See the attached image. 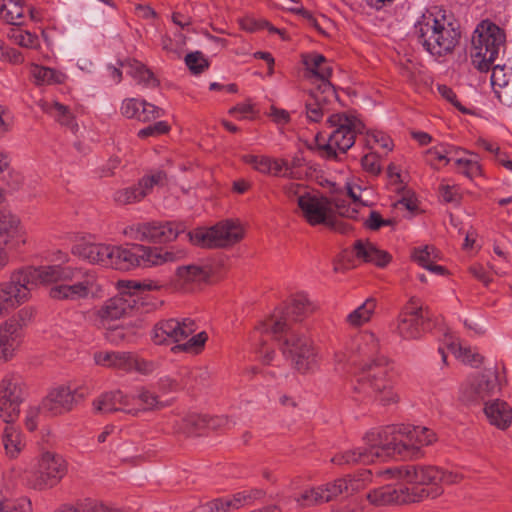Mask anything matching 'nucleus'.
I'll use <instances>...</instances> for the list:
<instances>
[{
	"label": "nucleus",
	"mask_w": 512,
	"mask_h": 512,
	"mask_svg": "<svg viewBox=\"0 0 512 512\" xmlns=\"http://www.w3.org/2000/svg\"><path fill=\"white\" fill-rule=\"evenodd\" d=\"M504 42L503 30L493 23L483 21L477 26L472 37L473 65L481 72L489 71Z\"/></svg>",
	"instance_id": "39448f33"
},
{
	"label": "nucleus",
	"mask_w": 512,
	"mask_h": 512,
	"mask_svg": "<svg viewBox=\"0 0 512 512\" xmlns=\"http://www.w3.org/2000/svg\"><path fill=\"white\" fill-rule=\"evenodd\" d=\"M110 253V267L117 270L128 271L139 267V262H141L136 245L132 247L112 245Z\"/></svg>",
	"instance_id": "2f4dec72"
},
{
	"label": "nucleus",
	"mask_w": 512,
	"mask_h": 512,
	"mask_svg": "<svg viewBox=\"0 0 512 512\" xmlns=\"http://www.w3.org/2000/svg\"><path fill=\"white\" fill-rule=\"evenodd\" d=\"M302 59L310 76L321 80V83L329 81L333 71L332 66L322 54L315 52L308 53L303 55Z\"/></svg>",
	"instance_id": "c9c22d12"
},
{
	"label": "nucleus",
	"mask_w": 512,
	"mask_h": 512,
	"mask_svg": "<svg viewBox=\"0 0 512 512\" xmlns=\"http://www.w3.org/2000/svg\"><path fill=\"white\" fill-rule=\"evenodd\" d=\"M41 110L54 118L59 124L71 126L74 122V116L68 106L57 101L41 100L38 103Z\"/></svg>",
	"instance_id": "58836bf2"
},
{
	"label": "nucleus",
	"mask_w": 512,
	"mask_h": 512,
	"mask_svg": "<svg viewBox=\"0 0 512 512\" xmlns=\"http://www.w3.org/2000/svg\"><path fill=\"white\" fill-rule=\"evenodd\" d=\"M313 309L307 295L296 294L286 311L276 309L273 314L260 322L253 333V340L258 341V352L266 364L272 361L275 352L264 350L263 336H272L275 340L282 341V353L291 360L295 369L301 373L313 370L318 362L313 342L306 335L293 330L289 324V316H294V320L297 321L300 317L311 313Z\"/></svg>",
	"instance_id": "f257e3e1"
},
{
	"label": "nucleus",
	"mask_w": 512,
	"mask_h": 512,
	"mask_svg": "<svg viewBox=\"0 0 512 512\" xmlns=\"http://www.w3.org/2000/svg\"><path fill=\"white\" fill-rule=\"evenodd\" d=\"M166 174L157 171L152 175L145 176L139 180L137 185L123 188L114 193V201L119 205H127L142 200L156 185H163Z\"/></svg>",
	"instance_id": "5701e85b"
},
{
	"label": "nucleus",
	"mask_w": 512,
	"mask_h": 512,
	"mask_svg": "<svg viewBox=\"0 0 512 512\" xmlns=\"http://www.w3.org/2000/svg\"><path fill=\"white\" fill-rule=\"evenodd\" d=\"M355 256L365 262L372 263L378 267H385L391 261L388 252L379 249L369 241L357 240L353 246Z\"/></svg>",
	"instance_id": "7c9ffc66"
},
{
	"label": "nucleus",
	"mask_w": 512,
	"mask_h": 512,
	"mask_svg": "<svg viewBox=\"0 0 512 512\" xmlns=\"http://www.w3.org/2000/svg\"><path fill=\"white\" fill-rule=\"evenodd\" d=\"M162 116H164V110L162 108L144 100L138 120L142 122H148L157 118H161Z\"/></svg>",
	"instance_id": "338daca9"
},
{
	"label": "nucleus",
	"mask_w": 512,
	"mask_h": 512,
	"mask_svg": "<svg viewBox=\"0 0 512 512\" xmlns=\"http://www.w3.org/2000/svg\"><path fill=\"white\" fill-rule=\"evenodd\" d=\"M302 217L312 226L326 224L334 214L331 201L319 192H310L299 199Z\"/></svg>",
	"instance_id": "f3484780"
},
{
	"label": "nucleus",
	"mask_w": 512,
	"mask_h": 512,
	"mask_svg": "<svg viewBox=\"0 0 512 512\" xmlns=\"http://www.w3.org/2000/svg\"><path fill=\"white\" fill-rule=\"evenodd\" d=\"M143 101L144 100H139L136 98L125 99L122 102L121 114L123 116H125L126 118H129V119L135 118L138 120L140 113H141Z\"/></svg>",
	"instance_id": "13d9d810"
},
{
	"label": "nucleus",
	"mask_w": 512,
	"mask_h": 512,
	"mask_svg": "<svg viewBox=\"0 0 512 512\" xmlns=\"http://www.w3.org/2000/svg\"><path fill=\"white\" fill-rule=\"evenodd\" d=\"M132 399V409L135 413L132 416H138L142 412L159 410L165 407V404L159 400V397L154 392L145 387L136 390L135 393L129 395Z\"/></svg>",
	"instance_id": "f704fd0d"
},
{
	"label": "nucleus",
	"mask_w": 512,
	"mask_h": 512,
	"mask_svg": "<svg viewBox=\"0 0 512 512\" xmlns=\"http://www.w3.org/2000/svg\"><path fill=\"white\" fill-rule=\"evenodd\" d=\"M176 276L183 283L202 282L208 279L209 271L199 265L190 264L178 267Z\"/></svg>",
	"instance_id": "c03bdc74"
},
{
	"label": "nucleus",
	"mask_w": 512,
	"mask_h": 512,
	"mask_svg": "<svg viewBox=\"0 0 512 512\" xmlns=\"http://www.w3.org/2000/svg\"><path fill=\"white\" fill-rule=\"evenodd\" d=\"M307 165V161L304 157L303 152H296L291 159H287V168L285 178L292 180L303 179L305 172L303 168Z\"/></svg>",
	"instance_id": "8fccbe9b"
},
{
	"label": "nucleus",
	"mask_w": 512,
	"mask_h": 512,
	"mask_svg": "<svg viewBox=\"0 0 512 512\" xmlns=\"http://www.w3.org/2000/svg\"><path fill=\"white\" fill-rule=\"evenodd\" d=\"M23 399L24 383L21 377L6 375L0 383V417L5 423H13L18 418Z\"/></svg>",
	"instance_id": "2eb2a0df"
},
{
	"label": "nucleus",
	"mask_w": 512,
	"mask_h": 512,
	"mask_svg": "<svg viewBox=\"0 0 512 512\" xmlns=\"http://www.w3.org/2000/svg\"><path fill=\"white\" fill-rule=\"evenodd\" d=\"M121 66L126 70V73L146 87L154 88L159 85V80L155 77L154 73L148 69L143 63L137 60H126L121 62Z\"/></svg>",
	"instance_id": "4c0bfd02"
},
{
	"label": "nucleus",
	"mask_w": 512,
	"mask_h": 512,
	"mask_svg": "<svg viewBox=\"0 0 512 512\" xmlns=\"http://www.w3.org/2000/svg\"><path fill=\"white\" fill-rule=\"evenodd\" d=\"M17 271L21 274L22 282L29 289L30 295L31 291L39 284L48 285L58 281H72L79 278L77 268L61 265L27 266L17 269Z\"/></svg>",
	"instance_id": "f8f14e48"
},
{
	"label": "nucleus",
	"mask_w": 512,
	"mask_h": 512,
	"mask_svg": "<svg viewBox=\"0 0 512 512\" xmlns=\"http://www.w3.org/2000/svg\"><path fill=\"white\" fill-rule=\"evenodd\" d=\"M346 198L336 197L334 199L335 211L342 217L358 219L359 208L366 206L361 200V188L359 186H346Z\"/></svg>",
	"instance_id": "c756f323"
},
{
	"label": "nucleus",
	"mask_w": 512,
	"mask_h": 512,
	"mask_svg": "<svg viewBox=\"0 0 512 512\" xmlns=\"http://www.w3.org/2000/svg\"><path fill=\"white\" fill-rule=\"evenodd\" d=\"M376 433H379V428L372 429L365 434L363 438L364 447L339 452L332 457L331 462L338 466H344L354 464L367 465L374 463L376 460H386L388 456L386 455L385 447L377 443L379 440L372 441L373 437L371 435Z\"/></svg>",
	"instance_id": "ddd939ff"
},
{
	"label": "nucleus",
	"mask_w": 512,
	"mask_h": 512,
	"mask_svg": "<svg viewBox=\"0 0 512 512\" xmlns=\"http://www.w3.org/2000/svg\"><path fill=\"white\" fill-rule=\"evenodd\" d=\"M22 325L15 318L0 324V360L11 359L22 341Z\"/></svg>",
	"instance_id": "393cba45"
},
{
	"label": "nucleus",
	"mask_w": 512,
	"mask_h": 512,
	"mask_svg": "<svg viewBox=\"0 0 512 512\" xmlns=\"http://www.w3.org/2000/svg\"><path fill=\"white\" fill-rule=\"evenodd\" d=\"M495 386V380L486 375L470 376L460 386L459 400L466 405L478 404L491 395Z\"/></svg>",
	"instance_id": "412c9836"
},
{
	"label": "nucleus",
	"mask_w": 512,
	"mask_h": 512,
	"mask_svg": "<svg viewBox=\"0 0 512 512\" xmlns=\"http://www.w3.org/2000/svg\"><path fill=\"white\" fill-rule=\"evenodd\" d=\"M372 441L379 440L388 458L395 455L407 457L418 454L420 448L436 441V434L429 428L409 424L388 425L372 434Z\"/></svg>",
	"instance_id": "7ed1b4c3"
},
{
	"label": "nucleus",
	"mask_w": 512,
	"mask_h": 512,
	"mask_svg": "<svg viewBox=\"0 0 512 512\" xmlns=\"http://www.w3.org/2000/svg\"><path fill=\"white\" fill-rule=\"evenodd\" d=\"M326 125L331 129L328 141L322 146L326 157L336 158V150L345 153L355 143L357 133H362L364 125L355 117L344 113L332 114L328 117Z\"/></svg>",
	"instance_id": "423d86ee"
},
{
	"label": "nucleus",
	"mask_w": 512,
	"mask_h": 512,
	"mask_svg": "<svg viewBox=\"0 0 512 512\" xmlns=\"http://www.w3.org/2000/svg\"><path fill=\"white\" fill-rule=\"evenodd\" d=\"M26 243V233L20 220L8 212L0 213V245L18 248Z\"/></svg>",
	"instance_id": "bb28decb"
},
{
	"label": "nucleus",
	"mask_w": 512,
	"mask_h": 512,
	"mask_svg": "<svg viewBox=\"0 0 512 512\" xmlns=\"http://www.w3.org/2000/svg\"><path fill=\"white\" fill-rule=\"evenodd\" d=\"M30 73L37 85L61 84L66 78L65 74L40 65H33Z\"/></svg>",
	"instance_id": "37998d69"
},
{
	"label": "nucleus",
	"mask_w": 512,
	"mask_h": 512,
	"mask_svg": "<svg viewBox=\"0 0 512 512\" xmlns=\"http://www.w3.org/2000/svg\"><path fill=\"white\" fill-rule=\"evenodd\" d=\"M386 472L414 484L412 488L428 491L438 488L440 493L437 497L443 494V489L439 485V479L441 478L440 469L436 466L407 464L394 469H388Z\"/></svg>",
	"instance_id": "4468645a"
},
{
	"label": "nucleus",
	"mask_w": 512,
	"mask_h": 512,
	"mask_svg": "<svg viewBox=\"0 0 512 512\" xmlns=\"http://www.w3.org/2000/svg\"><path fill=\"white\" fill-rule=\"evenodd\" d=\"M197 330L196 322L191 318L167 319L155 324L152 332V340L157 345L177 343Z\"/></svg>",
	"instance_id": "dca6fc26"
},
{
	"label": "nucleus",
	"mask_w": 512,
	"mask_h": 512,
	"mask_svg": "<svg viewBox=\"0 0 512 512\" xmlns=\"http://www.w3.org/2000/svg\"><path fill=\"white\" fill-rule=\"evenodd\" d=\"M83 395L68 386H59L52 389L42 400L41 410L51 416H58L71 411L81 400Z\"/></svg>",
	"instance_id": "aec40b11"
},
{
	"label": "nucleus",
	"mask_w": 512,
	"mask_h": 512,
	"mask_svg": "<svg viewBox=\"0 0 512 512\" xmlns=\"http://www.w3.org/2000/svg\"><path fill=\"white\" fill-rule=\"evenodd\" d=\"M318 487H306L299 492H295L290 496L299 508H307L314 505L322 504L318 493Z\"/></svg>",
	"instance_id": "de8ad7c7"
},
{
	"label": "nucleus",
	"mask_w": 512,
	"mask_h": 512,
	"mask_svg": "<svg viewBox=\"0 0 512 512\" xmlns=\"http://www.w3.org/2000/svg\"><path fill=\"white\" fill-rule=\"evenodd\" d=\"M65 473L66 464L62 456L45 451L37 459L28 481L34 489L43 490L55 486Z\"/></svg>",
	"instance_id": "9b49d317"
},
{
	"label": "nucleus",
	"mask_w": 512,
	"mask_h": 512,
	"mask_svg": "<svg viewBox=\"0 0 512 512\" xmlns=\"http://www.w3.org/2000/svg\"><path fill=\"white\" fill-rule=\"evenodd\" d=\"M460 172L469 179H473L481 174V166L476 160L458 158L455 160Z\"/></svg>",
	"instance_id": "6e6d98bb"
},
{
	"label": "nucleus",
	"mask_w": 512,
	"mask_h": 512,
	"mask_svg": "<svg viewBox=\"0 0 512 512\" xmlns=\"http://www.w3.org/2000/svg\"><path fill=\"white\" fill-rule=\"evenodd\" d=\"M79 278L72 285L60 284L50 288L49 295L55 300H80L87 298L94 292L96 286V275L93 271H82L78 269Z\"/></svg>",
	"instance_id": "6ab92c4d"
},
{
	"label": "nucleus",
	"mask_w": 512,
	"mask_h": 512,
	"mask_svg": "<svg viewBox=\"0 0 512 512\" xmlns=\"http://www.w3.org/2000/svg\"><path fill=\"white\" fill-rule=\"evenodd\" d=\"M335 97L336 93L330 81H324L310 92L307 100L317 103L318 106L323 107L324 111H326V105Z\"/></svg>",
	"instance_id": "49530a36"
},
{
	"label": "nucleus",
	"mask_w": 512,
	"mask_h": 512,
	"mask_svg": "<svg viewBox=\"0 0 512 512\" xmlns=\"http://www.w3.org/2000/svg\"><path fill=\"white\" fill-rule=\"evenodd\" d=\"M413 260L423 268H427L432 262H436L439 258L438 250L431 245L418 247L413 250Z\"/></svg>",
	"instance_id": "3c124183"
},
{
	"label": "nucleus",
	"mask_w": 512,
	"mask_h": 512,
	"mask_svg": "<svg viewBox=\"0 0 512 512\" xmlns=\"http://www.w3.org/2000/svg\"><path fill=\"white\" fill-rule=\"evenodd\" d=\"M2 443L6 454L11 458L16 457L21 451L20 435L11 423L3 431Z\"/></svg>",
	"instance_id": "a18cd8bd"
},
{
	"label": "nucleus",
	"mask_w": 512,
	"mask_h": 512,
	"mask_svg": "<svg viewBox=\"0 0 512 512\" xmlns=\"http://www.w3.org/2000/svg\"><path fill=\"white\" fill-rule=\"evenodd\" d=\"M170 126L166 121H158L138 131V137L145 139L148 137H157L168 133Z\"/></svg>",
	"instance_id": "bf43d9fd"
},
{
	"label": "nucleus",
	"mask_w": 512,
	"mask_h": 512,
	"mask_svg": "<svg viewBox=\"0 0 512 512\" xmlns=\"http://www.w3.org/2000/svg\"><path fill=\"white\" fill-rule=\"evenodd\" d=\"M454 353L457 357L461 358L463 362L475 367L483 362V357L474 352L471 348L459 346L457 349H454Z\"/></svg>",
	"instance_id": "69168bd1"
},
{
	"label": "nucleus",
	"mask_w": 512,
	"mask_h": 512,
	"mask_svg": "<svg viewBox=\"0 0 512 512\" xmlns=\"http://www.w3.org/2000/svg\"><path fill=\"white\" fill-rule=\"evenodd\" d=\"M185 64L191 73L195 75L201 74L209 67V61L199 51L188 53L185 57Z\"/></svg>",
	"instance_id": "864d4df0"
},
{
	"label": "nucleus",
	"mask_w": 512,
	"mask_h": 512,
	"mask_svg": "<svg viewBox=\"0 0 512 512\" xmlns=\"http://www.w3.org/2000/svg\"><path fill=\"white\" fill-rule=\"evenodd\" d=\"M30 510V501L26 499H22L18 503L8 499L0 500V512H30Z\"/></svg>",
	"instance_id": "774afa93"
},
{
	"label": "nucleus",
	"mask_w": 512,
	"mask_h": 512,
	"mask_svg": "<svg viewBox=\"0 0 512 512\" xmlns=\"http://www.w3.org/2000/svg\"><path fill=\"white\" fill-rule=\"evenodd\" d=\"M432 313L419 298L411 297L398 317L397 333L405 340H415L429 329Z\"/></svg>",
	"instance_id": "6e6552de"
},
{
	"label": "nucleus",
	"mask_w": 512,
	"mask_h": 512,
	"mask_svg": "<svg viewBox=\"0 0 512 512\" xmlns=\"http://www.w3.org/2000/svg\"><path fill=\"white\" fill-rule=\"evenodd\" d=\"M265 491L259 488H251L234 493L224 498L227 512L238 510L245 506L253 505L256 501L263 499Z\"/></svg>",
	"instance_id": "e433bc0d"
},
{
	"label": "nucleus",
	"mask_w": 512,
	"mask_h": 512,
	"mask_svg": "<svg viewBox=\"0 0 512 512\" xmlns=\"http://www.w3.org/2000/svg\"><path fill=\"white\" fill-rule=\"evenodd\" d=\"M510 84L509 78L505 73V66L496 65L492 68L491 85L494 93L498 89H503Z\"/></svg>",
	"instance_id": "e2e57ef3"
},
{
	"label": "nucleus",
	"mask_w": 512,
	"mask_h": 512,
	"mask_svg": "<svg viewBox=\"0 0 512 512\" xmlns=\"http://www.w3.org/2000/svg\"><path fill=\"white\" fill-rule=\"evenodd\" d=\"M418 43L433 56H443L457 45L460 31L441 11H426L414 26Z\"/></svg>",
	"instance_id": "20e7f679"
},
{
	"label": "nucleus",
	"mask_w": 512,
	"mask_h": 512,
	"mask_svg": "<svg viewBox=\"0 0 512 512\" xmlns=\"http://www.w3.org/2000/svg\"><path fill=\"white\" fill-rule=\"evenodd\" d=\"M271 158L267 155H253L247 154L242 156L244 163L252 166L253 169L262 174L269 175L271 167Z\"/></svg>",
	"instance_id": "5fc2aeb1"
},
{
	"label": "nucleus",
	"mask_w": 512,
	"mask_h": 512,
	"mask_svg": "<svg viewBox=\"0 0 512 512\" xmlns=\"http://www.w3.org/2000/svg\"><path fill=\"white\" fill-rule=\"evenodd\" d=\"M20 275L15 270L8 281L0 283V318L27 302L31 297Z\"/></svg>",
	"instance_id": "a211bd4d"
},
{
	"label": "nucleus",
	"mask_w": 512,
	"mask_h": 512,
	"mask_svg": "<svg viewBox=\"0 0 512 512\" xmlns=\"http://www.w3.org/2000/svg\"><path fill=\"white\" fill-rule=\"evenodd\" d=\"M135 302L126 289L121 295L108 299L98 311V316L107 321L119 319L133 309Z\"/></svg>",
	"instance_id": "c85d7f7f"
},
{
	"label": "nucleus",
	"mask_w": 512,
	"mask_h": 512,
	"mask_svg": "<svg viewBox=\"0 0 512 512\" xmlns=\"http://www.w3.org/2000/svg\"><path fill=\"white\" fill-rule=\"evenodd\" d=\"M110 244L79 242L73 245L72 253L92 264H99L104 267H110Z\"/></svg>",
	"instance_id": "cd10ccee"
},
{
	"label": "nucleus",
	"mask_w": 512,
	"mask_h": 512,
	"mask_svg": "<svg viewBox=\"0 0 512 512\" xmlns=\"http://www.w3.org/2000/svg\"><path fill=\"white\" fill-rule=\"evenodd\" d=\"M440 493L438 488L435 490H420L417 488H409L406 486L386 485L371 490L366 499L370 504L382 507L388 505H406L419 503L426 499H435Z\"/></svg>",
	"instance_id": "0eeeda50"
},
{
	"label": "nucleus",
	"mask_w": 512,
	"mask_h": 512,
	"mask_svg": "<svg viewBox=\"0 0 512 512\" xmlns=\"http://www.w3.org/2000/svg\"><path fill=\"white\" fill-rule=\"evenodd\" d=\"M9 37L19 46L25 48H36L39 45L38 36L29 31L12 29Z\"/></svg>",
	"instance_id": "603ef678"
},
{
	"label": "nucleus",
	"mask_w": 512,
	"mask_h": 512,
	"mask_svg": "<svg viewBox=\"0 0 512 512\" xmlns=\"http://www.w3.org/2000/svg\"><path fill=\"white\" fill-rule=\"evenodd\" d=\"M376 309V300L368 298L346 316V323L354 328L360 327L370 321Z\"/></svg>",
	"instance_id": "a19ab883"
},
{
	"label": "nucleus",
	"mask_w": 512,
	"mask_h": 512,
	"mask_svg": "<svg viewBox=\"0 0 512 512\" xmlns=\"http://www.w3.org/2000/svg\"><path fill=\"white\" fill-rule=\"evenodd\" d=\"M186 227L176 221H151L132 224L125 228L124 234L136 241L166 243L175 240Z\"/></svg>",
	"instance_id": "9d476101"
},
{
	"label": "nucleus",
	"mask_w": 512,
	"mask_h": 512,
	"mask_svg": "<svg viewBox=\"0 0 512 512\" xmlns=\"http://www.w3.org/2000/svg\"><path fill=\"white\" fill-rule=\"evenodd\" d=\"M77 512H122L95 500H85L76 506Z\"/></svg>",
	"instance_id": "0e129e2a"
},
{
	"label": "nucleus",
	"mask_w": 512,
	"mask_h": 512,
	"mask_svg": "<svg viewBox=\"0 0 512 512\" xmlns=\"http://www.w3.org/2000/svg\"><path fill=\"white\" fill-rule=\"evenodd\" d=\"M485 415L489 422L499 429H506L512 422V408L503 400H493L485 404Z\"/></svg>",
	"instance_id": "473e14b6"
},
{
	"label": "nucleus",
	"mask_w": 512,
	"mask_h": 512,
	"mask_svg": "<svg viewBox=\"0 0 512 512\" xmlns=\"http://www.w3.org/2000/svg\"><path fill=\"white\" fill-rule=\"evenodd\" d=\"M451 152V147L445 144H438L425 151V162L430 166L436 168L440 163L445 165L450 162L448 154Z\"/></svg>",
	"instance_id": "09e8293b"
},
{
	"label": "nucleus",
	"mask_w": 512,
	"mask_h": 512,
	"mask_svg": "<svg viewBox=\"0 0 512 512\" xmlns=\"http://www.w3.org/2000/svg\"><path fill=\"white\" fill-rule=\"evenodd\" d=\"M0 18L11 25H23L25 15L22 1L7 0V3H0Z\"/></svg>",
	"instance_id": "79ce46f5"
},
{
	"label": "nucleus",
	"mask_w": 512,
	"mask_h": 512,
	"mask_svg": "<svg viewBox=\"0 0 512 512\" xmlns=\"http://www.w3.org/2000/svg\"><path fill=\"white\" fill-rule=\"evenodd\" d=\"M364 226L372 231H377L383 226H390L394 224L392 219H383L381 214L375 210H369L368 217L364 220Z\"/></svg>",
	"instance_id": "052dcab7"
},
{
	"label": "nucleus",
	"mask_w": 512,
	"mask_h": 512,
	"mask_svg": "<svg viewBox=\"0 0 512 512\" xmlns=\"http://www.w3.org/2000/svg\"><path fill=\"white\" fill-rule=\"evenodd\" d=\"M132 402L133 399L129 394H125L121 390H114L98 396L93 401V408L100 414L123 412L131 415V413H135V410L132 409Z\"/></svg>",
	"instance_id": "b1692460"
},
{
	"label": "nucleus",
	"mask_w": 512,
	"mask_h": 512,
	"mask_svg": "<svg viewBox=\"0 0 512 512\" xmlns=\"http://www.w3.org/2000/svg\"><path fill=\"white\" fill-rule=\"evenodd\" d=\"M131 354L124 351H98L94 354V361L106 368L131 372Z\"/></svg>",
	"instance_id": "72a5a7b5"
},
{
	"label": "nucleus",
	"mask_w": 512,
	"mask_h": 512,
	"mask_svg": "<svg viewBox=\"0 0 512 512\" xmlns=\"http://www.w3.org/2000/svg\"><path fill=\"white\" fill-rule=\"evenodd\" d=\"M187 236L191 243L201 247H226L243 238V229L238 222L226 220L208 229L190 231Z\"/></svg>",
	"instance_id": "1a4fd4ad"
},
{
	"label": "nucleus",
	"mask_w": 512,
	"mask_h": 512,
	"mask_svg": "<svg viewBox=\"0 0 512 512\" xmlns=\"http://www.w3.org/2000/svg\"><path fill=\"white\" fill-rule=\"evenodd\" d=\"M283 191L287 198L291 201H295L298 206L299 199L306 197L311 192L307 187L299 183H288L284 185Z\"/></svg>",
	"instance_id": "680f3d73"
},
{
	"label": "nucleus",
	"mask_w": 512,
	"mask_h": 512,
	"mask_svg": "<svg viewBox=\"0 0 512 512\" xmlns=\"http://www.w3.org/2000/svg\"><path fill=\"white\" fill-rule=\"evenodd\" d=\"M225 420L223 418H208L198 414H188L182 420V427L184 433L193 434L203 428H217Z\"/></svg>",
	"instance_id": "ea45409f"
},
{
	"label": "nucleus",
	"mask_w": 512,
	"mask_h": 512,
	"mask_svg": "<svg viewBox=\"0 0 512 512\" xmlns=\"http://www.w3.org/2000/svg\"><path fill=\"white\" fill-rule=\"evenodd\" d=\"M364 480L355 477H345L328 482L318 487L321 503L329 502L342 494H352L364 488Z\"/></svg>",
	"instance_id": "a878e982"
},
{
	"label": "nucleus",
	"mask_w": 512,
	"mask_h": 512,
	"mask_svg": "<svg viewBox=\"0 0 512 512\" xmlns=\"http://www.w3.org/2000/svg\"><path fill=\"white\" fill-rule=\"evenodd\" d=\"M123 287L127 289L128 293L133 296L134 293L138 291H152L160 289L161 285L153 280H143V281H126L123 284Z\"/></svg>",
	"instance_id": "4d7b16f0"
},
{
	"label": "nucleus",
	"mask_w": 512,
	"mask_h": 512,
	"mask_svg": "<svg viewBox=\"0 0 512 512\" xmlns=\"http://www.w3.org/2000/svg\"><path fill=\"white\" fill-rule=\"evenodd\" d=\"M380 344L374 333L361 334L358 352L363 357L354 375L353 392L360 401H377L387 406L399 401L394 388L393 366L389 360L378 355Z\"/></svg>",
	"instance_id": "f03ea898"
},
{
	"label": "nucleus",
	"mask_w": 512,
	"mask_h": 512,
	"mask_svg": "<svg viewBox=\"0 0 512 512\" xmlns=\"http://www.w3.org/2000/svg\"><path fill=\"white\" fill-rule=\"evenodd\" d=\"M139 251V266L151 267L167 263H173L184 259L187 251L179 246L170 247H149L144 245H136Z\"/></svg>",
	"instance_id": "4be33fe9"
}]
</instances>
